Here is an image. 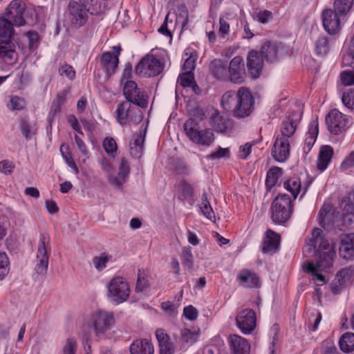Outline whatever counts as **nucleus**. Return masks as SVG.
<instances>
[{"label":"nucleus","instance_id":"obj_2","mask_svg":"<svg viewBox=\"0 0 354 354\" xmlns=\"http://www.w3.org/2000/svg\"><path fill=\"white\" fill-rule=\"evenodd\" d=\"M131 66L130 65L126 66L121 79V82H124L123 94L127 101L145 109L147 106L148 104L147 95L145 91L138 88L136 82L128 80L131 76Z\"/></svg>","mask_w":354,"mask_h":354},{"label":"nucleus","instance_id":"obj_25","mask_svg":"<svg viewBox=\"0 0 354 354\" xmlns=\"http://www.w3.org/2000/svg\"><path fill=\"white\" fill-rule=\"evenodd\" d=\"M237 279L239 281V284L245 288H253L259 287V277L252 271L248 270H241L237 277Z\"/></svg>","mask_w":354,"mask_h":354},{"label":"nucleus","instance_id":"obj_29","mask_svg":"<svg viewBox=\"0 0 354 354\" xmlns=\"http://www.w3.org/2000/svg\"><path fill=\"white\" fill-rule=\"evenodd\" d=\"M131 354H153L152 343L147 339H136L130 345Z\"/></svg>","mask_w":354,"mask_h":354},{"label":"nucleus","instance_id":"obj_32","mask_svg":"<svg viewBox=\"0 0 354 354\" xmlns=\"http://www.w3.org/2000/svg\"><path fill=\"white\" fill-rule=\"evenodd\" d=\"M318 122L317 120L311 122L304 140V151L308 153L314 145L318 135Z\"/></svg>","mask_w":354,"mask_h":354},{"label":"nucleus","instance_id":"obj_63","mask_svg":"<svg viewBox=\"0 0 354 354\" xmlns=\"http://www.w3.org/2000/svg\"><path fill=\"white\" fill-rule=\"evenodd\" d=\"M353 167H354V150L343 160L340 168L342 171H346Z\"/></svg>","mask_w":354,"mask_h":354},{"label":"nucleus","instance_id":"obj_54","mask_svg":"<svg viewBox=\"0 0 354 354\" xmlns=\"http://www.w3.org/2000/svg\"><path fill=\"white\" fill-rule=\"evenodd\" d=\"M342 101L345 106L348 109H354V89H349L344 92Z\"/></svg>","mask_w":354,"mask_h":354},{"label":"nucleus","instance_id":"obj_57","mask_svg":"<svg viewBox=\"0 0 354 354\" xmlns=\"http://www.w3.org/2000/svg\"><path fill=\"white\" fill-rule=\"evenodd\" d=\"M340 77L344 86L354 85V70L343 71Z\"/></svg>","mask_w":354,"mask_h":354},{"label":"nucleus","instance_id":"obj_62","mask_svg":"<svg viewBox=\"0 0 354 354\" xmlns=\"http://www.w3.org/2000/svg\"><path fill=\"white\" fill-rule=\"evenodd\" d=\"M227 18L225 17H221L219 19L220 27L218 30V34L224 37L225 35H227L230 31V24L227 21Z\"/></svg>","mask_w":354,"mask_h":354},{"label":"nucleus","instance_id":"obj_50","mask_svg":"<svg viewBox=\"0 0 354 354\" xmlns=\"http://www.w3.org/2000/svg\"><path fill=\"white\" fill-rule=\"evenodd\" d=\"M179 13L176 17V22L181 24L182 30L186 29V26L189 21V12L185 6H182L178 8Z\"/></svg>","mask_w":354,"mask_h":354},{"label":"nucleus","instance_id":"obj_18","mask_svg":"<svg viewBox=\"0 0 354 354\" xmlns=\"http://www.w3.org/2000/svg\"><path fill=\"white\" fill-rule=\"evenodd\" d=\"M228 79L235 84H241L245 79L244 64L242 57L236 56L227 66Z\"/></svg>","mask_w":354,"mask_h":354},{"label":"nucleus","instance_id":"obj_39","mask_svg":"<svg viewBox=\"0 0 354 354\" xmlns=\"http://www.w3.org/2000/svg\"><path fill=\"white\" fill-rule=\"evenodd\" d=\"M19 129L24 137L26 140H30L36 134L37 127L34 122L26 119H21L19 123Z\"/></svg>","mask_w":354,"mask_h":354},{"label":"nucleus","instance_id":"obj_10","mask_svg":"<svg viewBox=\"0 0 354 354\" xmlns=\"http://www.w3.org/2000/svg\"><path fill=\"white\" fill-rule=\"evenodd\" d=\"M107 296L116 304L125 301L129 297L130 288L127 281L122 277H115L108 286Z\"/></svg>","mask_w":354,"mask_h":354},{"label":"nucleus","instance_id":"obj_24","mask_svg":"<svg viewBox=\"0 0 354 354\" xmlns=\"http://www.w3.org/2000/svg\"><path fill=\"white\" fill-rule=\"evenodd\" d=\"M339 252L340 257L345 259L354 258V233L344 234L341 237Z\"/></svg>","mask_w":354,"mask_h":354},{"label":"nucleus","instance_id":"obj_64","mask_svg":"<svg viewBox=\"0 0 354 354\" xmlns=\"http://www.w3.org/2000/svg\"><path fill=\"white\" fill-rule=\"evenodd\" d=\"M230 150L227 148L219 147L217 151L212 152L209 157L212 159H218L221 158H228Z\"/></svg>","mask_w":354,"mask_h":354},{"label":"nucleus","instance_id":"obj_49","mask_svg":"<svg viewBox=\"0 0 354 354\" xmlns=\"http://www.w3.org/2000/svg\"><path fill=\"white\" fill-rule=\"evenodd\" d=\"M9 260L5 252L0 251V280L4 277L9 272Z\"/></svg>","mask_w":354,"mask_h":354},{"label":"nucleus","instance_id":"obj_61","mask_svg":"<svg viewBox=\"0 0 354 354\" xmlns=\"http://www.w3.org/2000/svg\"><path fill=\"white\" fill-rule=\"evenodd\" d=\"M179 190L181 192L183 198H190L193 195L192 187L185 181L180 183Z\"/></svg>","mask_w":354,"mask_h":354},{"label":"nucleus","instance_id":"obj_9","mask_svg":"<svg viewBox=\"0 0 354 354\" xmlns=\"http://www.w3.org/2000/svg\"><path fill=\"white\" fill-rule=\"evenodd\" d=\"M254 99L250 91L245 87H240L237 91V100L234 109V116L242 118L249 116L253 109Z\"/></svg>","mask_w":354,"mask_h":354},{"label":"nucleus","instance_id":"obj_48","mask_svg":"<svg viewBox=\"0 0 354 354\" xmlns=\"http://www.w3.org/2000/svg\"><path fill=\"white\" fill-rule=\"evenodd\" d=\"M198 331L184 328L181 330V338L184 342L193 344L198 337Z\"/></svg>","mask_w":354,"mask_h":354},{"label":"nucleus","instance_id":"obj_15","mask_svg":"<svg viewBox=\"0 0 354 354\" xmlns=\"http://www.w3.org/2000/svg\"><path fill=\"white\" fill-rule=\"evenodd\" d=\"M256 321V314L250 308L242 310L236 317V326L244 334H249L254 330Z\"/></svg>","mask_w":354,"mask_h":354},{"label":"nucleus","instance_id":"obj_52","mask_svg":"<svg viewBox=\"0 0 354 354\" xmlns=\"http://www.w3.org/2000/svg\"><path fill=\"white\" fill-rule=\"evenodd\" d=\"M178 82L183 87L192 86L195 83L193 73L187 71L181 74L178 79Z\"/></svg>","mask_w":354,"mask_h":354},{"label":"nucleus","instance_id":"obj_40","mask_svg":"<svg viewBox=\"0 0 354 354\" xmlns=\"http://www.w3.org/2000/svg\"><path fill=\"white\" fill-rule=\"evenodd\" d=\"M282 169L279 167H271L267 173L266 185L268 189L273 187L282 175Z\"/></svg>","mask_w":354,"mask_h":354},{"label":"nucleus","instance_id":"obj_47","mask_svg":"<svg viewBox=\"0 0 354 354\" xmlns=\"http://www.w3.org/2000/svg\"><path fill=\"white\" fill-rule=\"evenodd\" d=\"M91 8V14H98L102 11L103 0H78Z\"/></svg>","mask_w":354,"mask_h":354},{"label":"nucleus","instance_id":"obj_34","mask_svg":"<svg viewBox=\"0 0 354 354\" xmlns=\"http://www.w3.org/2000/svg\"><path fill=\"white\" fill-rule=\"evenodd\" d=\"M14 26L11 22H9L3 17L0 16V39L9 40L15 34Z\"/></svg>","mask_w":354,"mask_h":354},{"label":"nucleus","instance_id":"obj_23","mask_svg":"<svg viewBox=\"0 0 354 354\" xmlns=\"http://www.w3.org/2000/svg\"><path fill=\"white\" fill-rule=\"evenodd\" d=\"M228 341L233 354L250 353V345L245 338L234 334L229 336Z\"/></svg>","mask_w":354,"mask_h":354},{"label":"nucleus","instance_id":"obj_60","mask_svg":"<svg viewBox=\"0 0 354 354\" xmlns=\"http://www.w3.org/2000/svg\"><path fill=\"white\" fill-rule=\"evenodd\" d=\"M59 73L61 75H64L69 80H73L75 76V72L73 67L68 64L62 65L59 68Z\"/></svg>","mask_w":354,"mask_h":354},{"label":"nucleus","instance_id":"obj_17","mask_svg":"<svg viewBox=\"0 0 354 354\" xmlns=\"http://www.w3.org/2000/svg\"><path fill=\"white\" fill-rule=\"evenodd\" d=\"M271 154L277 162H286L290 155V140L277 136L271 150Z\"/></svg>","mask_w":354,"mask_h":354},{"label":"nucleus","instance_id":"obj_22","mask_svg":"<svg viewBox=\"0 0 354 354\" xmlns=\"http://www.w3.org/2000/svg\"><path fill=\"white\" fill-rule=\"evenodd\" d=\"M263 64V59L259 56L257 51L251 50L249 52L247 57V66L250 74L253 78L259 77Z\"/></svg>","mask_w":354,"mask_h":354},{"label":"nucleus","instance_id":"obj_31","mask_svg":"<svg viewBox=\"0 0 354 354\" xmlns=\"http://www.w3.org/2000/svg\"><path fill=\"white\" fill-rule=\"evenodd\" d=\"M279 46L277 43L266 41L261 46V55L268 62H274L278 58Z\"/></svg>","mask_w":354,"mask_h":354},{"label":"nucleus","instance_id":"obj_19","mask_svg":"<svg viewBox=\"0 0 354 354\" xmlns=\"http://www.w3.org/2000/svg\"><path fill=\"white\" fill-rule=\"evenodd\" d=\"M335 10L328 9L322 12V22L325 30L330 35L335 34L340 28V17Z\"/></svg>","mask_w":354,"mask_h":354},{"label":"nucleus","instance_id":"obj_4","mask_svg":"<svg viewBox=\"0 0 354 354\" xmlns=\"http://www.w3.org/2000/svg\"><path fill=\"white\" fill-rule=\"evenodd\" d=\"M293 212L292 201L287 194H279L271 205V218L273 222L281 224L286 223Z\"/></svg>","mask_w":354,"mask_h":354},{"label":"nucleus","instance_id":"obj_53","mask_svg":"<svg viewBox=\"0 0 354 354\" xmlns=\"http://www.w3.org/2000/svg\"><path fill=\"white\" fill-rule=\"evenodd\" d=\"M8 107L12 111L22 110L25 107V101L20 97L12 96L8 103Z\"/></svg>","mask_w":354,"mask_h":354},{"label":"nucleus","instance_id":"obj_3","mask_svg":"<svg viewBox=\"0 0 354 354\" xmlns=\"http://www.w3.org/2000/svg\"><path fill=\"white\" fill-rule=\"evenodd\" d=\"M187 137L194 143L202 146H209L215 139L211 129L203 128L201 122L195 118H189L183 125Z\"/></svg>","mask_w":354,"mask_h":354},{"label":"nucleus","instance_id":"obj_28","mask_svg":"<svg viewBox=\"0 0 354 354\" xmlns=\"http://www.w3.org/2000/svg\"><path fill=\"white\" fill-rule=\"evenodd\" d=\"M119 63V59L110 52L102 54L100 64L108 76L113 74Z\"/></svg>","mask_w":354,"mask_h":354},{"label":"nucleus","instance_id":"obj_43","mask_svg":"<svg viewBox=\"0 0 354 354\" xmlns=\"http://www.w3.org/2000/svg\"><path fill=\"white\" fill-rule=\"evenodd\" d=\"M284 188L290 192L295 199L301 190V183L296 179H289L284 182Z\"/></svg>","mask_w":354,"mask_h":354},{"label":"nucleus","instance_id":"obj_7","mask_svg":"<svg viewBox=\"0 0 354 354\" xmlns=\"http://www.w3.org/2000/svg\"><path fill=\"white\" fill-rule=\"evenodd\" d=\"M50 239L49 236L41 234L38 242L35 264V271L41 275H45L48 270L50 254Z\"/></svg>","mask_w":354,"mask_h":354},{"label":"nucleus","instance_id":"obj_44","mask_svg":"<svg viewBox=\"0 0 354 354\" xmlns=\"http://www.w3.org/2000/svg\"><path fill=\"white\" fill-rule=\"evenodd\" d=\"M200 209L203 214L210 221H213L215 218L214 212L207 201L206 194H203L202 196V201L200 205Z\"/></svg>","mask_w":354,"mask_h":354},{"label":"nucleus","instance_id":"obj_26","mask_svg":"<svg viewBox=\"0 0 354 354\" xmlns=\"http://www.w3.org/2000/svg\"><path fill=\"white\" fill-rule=\"evenodd\" d=\"M212 75L219 80H228L227 64L221 59H214L209 64Z\"/></svg>","mask_w":354,"mask_h":354},{"label":"nucleus","instance_id":"obj_33","mask_svg":"<svg viewBox=\"0 0 354 354\" xmlns=\"http://www.w3.org/2000/svg\"><path fill=\"white\" fill-rule=\"evenodd\" d=\"M130 172V168L127 160L122 158L119 167L118 176L112 179V183L120 187L126 181Z\"/></svg>","mask_w":354,"mask_h":354},{"label":"nucleus","instance_id":"obj_8","mask_svg":"<svg viewBox=\"0 0 354 354\" xmlns=\"http://www.w3.org/2000/svg\"><path fill=\"white\" fill-rule=\"evenodd\" d=\"M91 8L80 1H71L67 7L66 19L75 28L84 26L88 18V12Z\"/></svg>","mask_w":354,"mask_h":354},{"label":"nucleus","instance_id":"obj_13","mask_svg":"<svg viewBox=\"0 0 354 354\" xmlns=\"http://www.w3.org/2000/svg\"><path fill=\"white\" fill-rule=\"evenodd\" d=\"M25 10L26 6L21 1L13 0L2 17L15 26H22L26 24V20L24 17Z\"/></svg>","mask_w":354,"mask_h":354},{"label":"nucleus","instance_id":"obj_46","mask_svg":"<svg viewBox=\"0 0 354 354\" xmlns=\"http://www.w3.org/2000/svg\"><path fill=\"white\" fill-rule=\"evenodd\" d=\"M182 263L188 269H192L194 264V257L190 247H185L182 250Z\"/></svg>","mask_w":354,"mask_h":354},{"label":"nucleus","instance_id":"obj_20","mask_svg":"<svg viewBox=\"0 0 354 354\" xmlns=\"http://www.w3.org/2000/svg\"><path fill=\"white\" fill-rule=\"evenodd\" d=\"M209 120L214 129L222 133L228 132L233 127V121L227 117L221 115L216 109L213 110Z\"/></svg>","mask_w":354,"mask_h":354},{"label":"nucleus","instance_id":"obj_1","mask_svg":"<svg viewBox=\"0 0 354 354\" xmlns=\"http://www.w3.org/2000/svg\"><path fill=\"white\" fill-rule=\"evenodd\" d=\"M303 252L307 257H315V262L307 260L303 263L304 271L312 276V280L325 283L326 279L322 272L333 266L336 253L324 237L321 229H313L311 236L306 241Z\"/></svg>","mask_w":354,"mask_h":354},{"label":"nucleus","instance_id":"obj_41","mask_svg":"<svg viewBox=\"0 0 354 354\" xmlns=\"http://www.w3.org/2000/svg\"><path fill=\"white\" fill-rule=\"evenodd\" d=\"M354 0H335L333 8L340 16L346 15L351 10Z\"/></svg>","mask_w":354,"mask_h":354},{"label":"nucleus","instance_id":"obj_51","mask_svg":"<svg viewBox=\"0 0 354 354\" xmlns=\"http://www.w3.org/2000/svg\"><path fill=\"white\" fill-rule=\"evenodd\" d=\"M103 147L105 151L110 156L114 157L118 149L115 140L112 138H106L103 141Z\"/></svg>","mask_w":354,"mask_h":354},{"label":"nucleus","instance_id":"obj_30","mask_svg":"<svg viewBox=\"0 0 354 354\" xmlns=\"http://www.w3.org/2000/svg\"><path fill=\"white\" fill-rule=\"evenodd\" d=\"M333 155V149L329 145H324L319 149L317 168L321 171H324L331 160Z\"/></svg>","mask_w":354,"mask_h":354},{"label":"nucleus","instance_id":"obj_6","mask_svg":"<svg viewBox=\"0 0 354 354\" xmlns=\"http://www.w3.org/2000/svg\"><path fill=\"white\" fill-rule=\"evenodd\" d=\"M88 324L93 328L97 337L104 335L115 324V318L112 313L97 310L91 314Z\"/></svg>","mask_w":354,"mask_h":354},{"label":"nucleus","instance_id":"obj_58","mask_svg":"<svg viewBox=\"0 0 354 354\" xmlns=\"http://www.w3.org/2000/svg\"><path fill=\"white\" fill-rule=\"evenodd\" d=\"M109 261L107 256L95 257L93 259V263L97 270H102L106 266Z\"/></svg>","mask_w":354,"mask_h":354},{"label":"nucleus","instance_id":"obj_27","mask_svg":"<svg viewBox=\"0 0 354 354\" xmlns=\"http://www.w3.org/2000/svg\"><path fill=\"white\" fill-rule=\"evenodd\" d=\"M279 236L271 230L266 232V236L263 241L262 252L263 253L273 254L278 250L279 245Z\"/></svg>","mask_w":354,"mask_h":354},{"label":"nucleus","instance_id":"obj_55","mask_svg":"<svg viewBox=\"0 0 354 354\" xmlns=\"http://www.w3.org/2000/svg\"><path fill=\"white\" fill-rule=\"evenodd\" d=\"M322 354H340L333 343L324 341L320 348Z\"/></svg>","mask_w":354,"mask_h":354},{"label":"nucleus","instance_id":"obj_14","mask_svg":"<svg viewBox=\"0 0 354 354\" xmlns=\"http://www.w3.org/2000/svg\"><path fill=\"white\" fill-rule=\"evenodd\" d=\"M301 118V111L295 110L289 111L281 124L280 133L277 136L290 140V138L294 135L296 131Z\"/></svg>","mask_w":354,"mask_h":354},{"label":"nucleus","instance_id":"obj_16","mask_svg":"<svg viewBox=\"0 0 354 354\" xmlns=\"http://www.w3.org/2000/svg\"><path fill=\"white\" fill-rule=\"evenodd\" d=\"M326 122L330 132L337 135L346 129L348 120L345 115L333 109L328 113Z\"/></svg>","mask_w":354,"mask_h":354},{"label":"nucleus","instance_id":"obj_35","mask_svg":"<svg viewBox=\"0 0 354 354\" xmlns=\"http://www.w3.org/2000/svg\"><path fill=\"white\" fill-rule=\"evenodd\" d=\"M237 100V93H235L232 91L225 92L221 100V104L224 109L232 111L234 114V106H236Z\"/></svg>","mask_w":354,"mask_h":354},{"label":"nucleus","instance_id":"obj_42","mask_svg":"<svg viewBox=\"0 0 354 354\" xmlns=\"http://www.w3.org/2000/svg\"><path fill=\"white\" fill-rule=\"evenodd\" d=\"M335 277L345 285L350 283L354 278V266H351L339 270Z\"/></svg>","mask_w":354,"mask_h":354},{"label":"nucleus","instance_id":"obj_36","mask_svg":"<svg viewBox=\"0 0 354 354\" xmlns=\"http://www.w3.org/2000/svg\"><path fill=\"white\" fill-rule=\"evenodd\" d=\"M339 346L344 353H351L354 351V333H345L339 340Z\"/></svg>","mask_w":354,"mask_h":354},{"label":"nucleus","instance_id":"obj_59","mask_svg":"<svg viewBox=\"0 0 354 354\" xmlns=\"http://www.w3.org/2000/svg\"><path fill=\"white\" fill-rule=\"evenodd\" d=\"M63 354H75L76 341L73 338H68L63 347Z\"/></svg>","mask_w":354,"mask_h":354},{"label":"nucleus","instance_id":"obj_56","mask_svg":"<svg viewBox=\"0 0 354 354\" xmlns=\"http://www.w3.org/2000/svg\"><path fill=\"white\" fill-rule=\"evenodd\" d=\"M160 354H174L175 346L170 339L159 344Z\"/></svg>","mask_w":354,"mask_h":354},{"label":"nucleus","instance_id":"obj_45","mask_svg":"<svg viewBox=\"0 0 354 354\" xmlns=\"http://www.w3.org/2000/svg\"><path fill=\"white\" fill-rule=\"evenodd\" d=\"M149 286V281L148 279V275L145 271L140 270H138V279L136 286V290L138 292H141L148 288Z\"/></svg>","mask_w":354,"mask_h":354},{"label":"nucleus","instance_id":"obj_5","mask_svg":"<svg viewBox=\"0 0 354 354\" xmlns=\"http://www.w3.org/2000/svg\"><path fill=\"white\" fill-rule=\"evenodd\" d=\"M318 222L323 228L327 230L338 229L340 231H345L351 225L344 224V214H342L339 212H331V206L329 204H324L319 210Z\"/></svg>","mask_w":354,"mask_h":354},{"label":"nucleus","instance_id":"obj_12","mask_svg":"<svg viewBox=\"0 0 354 354\" xmlns=\"http://www.w3.org/2000/svg\"><path fill=\"white\" fill-rule=\"evenodd\" d=\"M129 101L122 102L118 104L115 112L117 121L124 126L129 123H138L142 119V114L140 109L131 106Z\"/></svg>","mask_w":354,"mask_h":354},{"label":"nucleus","instance_id":"obj_37","mask_svg":"<svg viewBox=\"0 0 354 354\" xmlns=\"http://www.w3.org/2000/svg\"><path fill=\"white\" fill-rule=\"evenodd\" d=\"M342 214H344V224H352L354 222V205L348 198H343Z\"/></svg>","mask_w":354,"mask_h":354},{"label":"nucleus","instance_id":"obj_21","mask_svg":"<svg viewBox=\"0 0 354 354\" xmlns=\"http://www.w3.org/2000/svg\"><path fill=\"white\" fill-rule=\"evenodd\" d=\"M0 59L7 64H15L18 59L15 44L8 40H1L0 41Z\"/></svg>","mask_w":354,"mask_h":354},{"label":"nucleus","instance_id":"obj_38","mask_svg":"<svg viewBox=\"0 0 354 354\" xmlns=\"http://www.w3.org/2000/svg\"><path fill=\"white\" fill-rule=\"evenodd\" d=\"M330 49V44L326 36L319 37L315 42V51L318 56L326 55Z\"/></svg>","mask_w":354,"mask_h":354},{"label":"nucleus","instance_id":"obj_11","mask_svg":"<svg viewBox=\"0 0 354 354\" xmlns=\"http://www.w3.org/2000/svg\"><path fill=\"white\" fill-rule=\"evenodd\" d=\"M163 64L153 55L145 56L136 67V73L141 77H153L163 70Z\"/></svg>","mask_w":354,"mask_h":354}]
</instances>
